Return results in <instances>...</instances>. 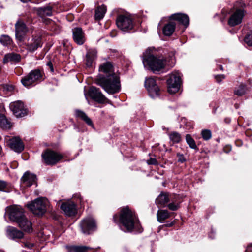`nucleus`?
<instances>
[{
	"mask_svg": "<svg viewBox=\"0 0 252 252\" xmlns=\"http://www.w3.org/2000/svg\"><path fill=\"white\" fill-rule=\"evenodd\" d=\"M99 71L104 74L98 75L95 79V83L109 94L119 92L121 90L120 77L114 73L111 63L106 62L100 65Z\"/></svg>",
	"mask_w": 252,
	"mask_h": 252,
	"instance_id": "f257e3e1",
	"label": "nucleus"
},
{
	"mask_svg": "<svg viewBox=\"0 0 252 252\" xmlns=\"http://www.w3.org/2000/svg\"><path fill=\"white\" fill-rule=\"evenodd\" d=\"M5 216H7L11 221L17 222L23 231L28 233L32 232V223L25 216L20 206L12 205L6 207Z\"/></svg>",
	"mask_w": 252,
	"mask_h": 252,
	"instance_id": "f03ea898",
	"label": "nucleus"
},
{
	"mask_svg": "<svg viewBox=\"0 0 252 252\" xmlns=\"http://www.w3.org/2000/svg\"><path fill=\"white\" fill-rule=\"evenodd\" d=\"M143 64L154 73L162 71L166 64V60L162 56L155 55L151 49H147L143 55Z\"/></svg>",
	"mask_w": 252,
	"mask_h": 252,
	"instance_id": "7ed1b4c3",
	"label": "nucleus"
},
{
	"mask_svg": "<svg viewBox=\"0 0 252 252\" xmlns=\"http://www.w3.org/2000/svg\"><path fill=\"white\" fill-rule=\"evenodd\" d=\"M121 224V227L124 230L127 232H131L133 230L141 232L142 228L139 224V221L136 216L135 213L130 210L129 208L125 207L122 209L121 212L119 219Z\"/></svg>",
	"mask_w": 252,
	"mask_h": 252,
	"instance_id": "20e7f679",
	"label": "nucleus"
},
{
	"mask_svg": "<svg viewBox=\"0 0 252 252\" xmlns=\"http://www.w3.org/2000/svg\"><path fill=\"white\" fill-rule=\"evenodd\" d=\"M49 201L46 198L40 197L27 205L28 208L37 215H42L47 211Z\"/></svg>",
	"mask_w": 252,
	"mask_h": 252,
	"instance_id": "39448f33",
	"label": "nucleus"
},
{
	"mask_svg": "<svg viewBox=\"0 0 252 252\" xmlns=\"http://www.w3.org/2000/svg\"><path fill=\"white\" fill-rule=\"evenodd\" d=\"M181 73L178 71H173L167 80L168 90L171 94L177 92L182 84Z\"/></svg>",
	"mask_w": 252,
	"mask_h": 252,
	"instance_id": "423d86ee",
	"label": "nucleus"
},
{
	"mask_svg": "<svg viewBox=\"0 0 252 252\" xmlns=\"http://www.w3.org/2000/svg\"><path fill=\"white\" fill-rule=\"evenodd\" d=\"M42 158L47 165H54L63 158V155L54 151L48 150L42 154Z\"/></svg>",
	"mask_w": 252,
	"mask_h": 252,
	"instance_id": "0eeeda50",
	"label": "nucleus"
},
{
	"mask_svg": "<svg viewBox=\"0 0 252 252\" xmlns=\"http://www.w3.org/2000/svg\"><path fill=\"white\" fill-rule=\"evenodd\" d=\"M80 226L82 233L85 234H90L96 228L95 221L91 216L84 218L80 222Z\"/></svg>",
	"mask_w": 252,
	"mask_h": 252,
	"instance_id": "6e6552de",
	"label": "nucleus"
},
{
	"mask_svg": "<svg viewBox=\"0 0 252 252\" xmlns=\"http://www.w3.org/2000/svg\"><path fill=\"white\" fill-rule=\"evenodd\" d=\"M118 27L122 31H128L133 27V22L130 16L120 15L116 20Z\"/></svg>",
	"mask_w": 252,
	"mask_h": 252,
	"instance_id": "1a4fd4ad",
	"label": "nucleus"
},
{
	"mask_svg": "<svg viewBox=\"0 0 252 252\" xmlns=\"http://www.w3.org/2000/svg\"><path fill=\"white\" fill-rule=\"evenodd\" d=\"M145 86L147 89L150 96L152 98L156 97L159 95V88L154 77L146 78Z\"/></svg>",
	"mask_w": 252,
	"mask_h": 252,
	"instance_id": "9d476101",
	"label": "nucleus"
},
{
	"mask_svg": "<svg viewBox=\"0 0 252 252\" xmlns=\"http://www.w3.org/2000/svg\"><path fill=\"white\" fill-rule=\"evenodd\" d=\"M5 142L11 149L16 152L20 153L24 149V144L18 137L10 138L6 136L5 137Z\"/></svg>",
	"mask_w": 252,
	"mask_h": 252,
	"instance_id": "9b49d317",
	"label": "nucleus"
},
{
	"mask_svg": "<svg viewBox=\"0 0 252 252\" xmlns=\"http://www.w3.org/2000/svg\"><path fill=\"white\" fill-rule=\"evenodd\" d=\"M41 77V73L38 70L31 71L27 75L21 79V83L25 87H28L39 80Z\"/></svg>",
	"mask_w": 252,
	"mask_h": 252,
	"instance_id": "f8f14e48",
	"label": "nucleus"
},
{
	"mask_svg": "<svg viewBox=\"0 0 252 252\" xmlns=\"http://www.w3.org/2000/svg\"><path fill=\"white\" fill-rule=\"evenodd\" d=\"M42 41L40 35L32 36L29 38L25 43L26 49L31 52L35 51L38 48L41 47Z\"/></svg>",
	"mask_w": 252,
	"mask_h": 252,
	"instance_id": "ddd939ff",
	"label": "nucleus"
},
{
	"mask_svg": "<svg viewBox=\"0 0 252 252\" xmlns=\"http://www.w3.org/2000/svg\"><path fill=\"white\" fill-rule=\"evenodd\" d=\"M10 108L17 117H22L27 114V109L25 108L23 103L21 101L11 102Z\"/></svg>",
	"mask_w": 252,
	"mask_h": 252,
	"instance_id": "4468645a",
	"label": "nucleus"
},
{
	"mask_svg": "<svg viewBox=\"0 0 252 252\" xmlns=\"http://www.w3.org/2000/svg\"><path fill=\"white\" fill-rule=\"evenodd\" d=\"M15 36L16 39L21 41L28 31V29L25 23L21 20H18L15 24Z\"/></svg>",
	"mask_w": 252,
	"mask_h": 252,
	"instance_id": "2eb2a0df",
	"label": "nucleus"
},
{
	"mask_svg": "<svg viewBox=\"0 0 252 252\" xmlns=\"http://www.w3.org/2000/svg\"><path fill=\"white\" fill-rule=\"evenodd\" d=\"M88 95L94 101L99 103H103L107 98L100 91L99 89L91 86L88 91Z\"/></svg>",
	"mask_w": 252,
	"mask_h": 252,
	"instance_id": "dca6fc26",
	"label": "nucleus"
},
{
	"mask_svg": "<svg viewBox=\"0 0 252 252\" xmlns=\"http://www.w3.org/2000/svg\"><path fill=\"white\" fill-rule=\"evenodd\" d=\"M60 207L64 214L68 216H74L77 213L76 205L71 201L63 202Z\"/></svg>",
	"mask_w": 252,
	"mask_h": 252,
	"instance_id": "f3484780",
	"label": "nucleus"
},
{
	"mask_svg": "<svg viewBox=\"0 0 252 252\" xmlns=\"http://www.w3.org/2000/svg\"><path fill=\"white\" fill-rule=\"evenodd\" d=\"M244 16V11L242 9H237L230 17L228 24L231 26H234L240 24Z\"/></svg>",
	"mask_w": 252,
	"mask_h": 252,
	"instance_id": "a211bd4d",
	"label": "nucleus"
},
{
	"mask_svg": "<svg viewBox=\"0 0 252 252\" xmlns=\"http://www.w3.org/2000/svg\"><path fill=\"white\" fill-rule=\"evenodd\" d=\"M73 38L78 45H82L85 41V36L82 28L76 27L72 29Z\"/></svg>",
	"mask_w": 252,
	"mask_h": 252,
	"instance_id": "6ab92c4d",
	"label": "nucleus"
},
{
	"mask_svg": "<svg viewBox=\"0 0 252 252\" xmlns=\"http://www.w3.org/2000/svg\"><path fill=\"white\" fill-rule=\"evenodd\" d=\"M178 195H169L168 193H161L156 199V203L158 205L164 206L169 201H174V199L179 198Z\"/></svg>",
	"mask_w": 252,
	"mask_h": 252,
	"instance_id": "aec40b11",
	"label": "nucleus"
},
{
	"mask_svg": "<svg viewBox=\"0 0 252 252\" xmlns=\"http://www.w3.org/2000/svg\"><path fill=\"white\" fill-rule=\"evenodd\" d=\"M36 176L29 172H26L21 178L22 184L23 186L30 187L36 183Z\"/></svg>",
	"mask_w": 252,
	"mask_h": 252,
	"instance_id": "412c9836",
	"label": "nucleus"
},
{
	"mask_svg": "<svg viewBox=\"0 0 252 252\" xmlns=\"http://www.w3.org/2000/svg\"><path fill=\"white\" fill-rule=\"evenodd\" d=\"M96 54L97 52L95 49H89L87 50L85 60V64L87 67H91L94 65L96 58Z\"/></svg>",
	"mask_w": 252,
	"mask_h": 252,
	"instance_id": "4be33fe9",
	"label": "nucleus"
},
{
	"mask_svg": "<svg viewBox=\"0 0 252 252\" xmlns=\"http://www.w3.org/2000/svg\"><path fill=\"white\" fill-rule=\"evenodd\" d=\"M6 235L10 239H15L22 238L24 234L22 231L16 228L8 226L6 228Z\"/></svg>",
	"mask_w": 252,
	"mask_h": 252,
	"instance_id": "5701e85b",
	"label": "nucleus"
},
{
	"mask_svg": "<svg viewBox=\"0 0 252 252\" xmlns=\"http://www.w3.org/2000/svg\"><path fill=\"white\" fill-rule=\"evenodd\" d=\"M170 19L178 21L181 24L184 25L186 27L188 26L189 24V17L187 15L185 14H174L170 16Z\"/></svg>",
	"mask_w": 252,
	"mask_h": 252,
	"instance_id": "b1692460",
	"label": "nucleus"
},
{
	"mask_svg": "<svg viewBox=\"0 0 252 252\" xmlns=\"http://www.w3.org/2000/svg\"><path fill=\"white\" fill-rule=\"evenodd\" d=\"M75 116L84 121L88 126L94 128L92 120L83 111L78 110H75Z\"/></svg>",
	"mask_w": 252,
	"mask_h": 252,
	"instance_id": "393cba45",
	"label": "nucleus"
},
{
	"mask_svg": "<svg viewBox=\"0 0 252 252\" xmlns=\"http://www.w3.org/2000/svg\"><path fill=\"white\" fill-rule=\"evenodd\" d=\"M176 27V23L174 22H170L166 24L163 28L162 31L164 35L170 36L174 32Z\"/></svg>",
	"mask_w": 252,
	"mask_h": 252,
	"instance_id": "a878e982",
	"label": "nucleus"
},
{
	"mask_svg": "<svg viewBox=\"0 0 252 252\" xmlns=\"http://www.w3.org/2000/svg\"><path fill=\"white\" fill-rule=\"evenodd\" d=\"M106 10V6L104 4L97 7L95 10V19L97 20H100L102 19L104 17Z\"/></svg>",
	"mask_w": 252,
	"mask_h": 252,
	"instance_id": "bb28decb",
	"label": "nucleus"
},
{
	"mask_svg": "<svg viewBox=\"0 0 252 252\" xmlns=\"http://www.w3.org/2000/svg\"><path fill=\"white\" fill-rule=\"evenodd\" d=\"M170 213L166 210H159L157 213V220L159 222H163L164 220L170 217Z\"/></svg>",
	"mask_w": 252,
	"mask_h": 252,
	"instance_id": "cd10ccee",
	"label": "nucleus"
},
{
	"mask_svg": "<svg viewBox=\"0 0 252 252\" xmlns=\"http://www.w3.org/2000/svg\"><path fill=\"white\" fill-rule=\"evenodd\" d=\"M37 13L39 16L41 17L50 16L52 14V8L50 6L41 7L37 9Z\"/></svg>",
	"mask_w": 252,
	"mask_h": 252,
	"instance_id": "c85d7f7f",
	"label": "nucleus"
},
{
	"mask_svg": "<svg viewBox=\"0 0 252 252\" xmlns=\"http://www.w3.org/2000/svg\"><path fill=\"white\" fill-rule=\"evenodd\" d=\"M0 127L3 129H9L11 127V124L6 117L2 114H0Z\"/></svg>",
	"mask_w": 252,
	"mask_h": 252,
	"instance_id": "c756f323",
	"label": "nucleus"
},
{
	"mask_svg": "<svg viewBox=\"0 0 252 252\" xmlns=\"http://www.w3.org/2000/svg\"><path fill=\"white\" fill-rule=\"evenodd\" d=\"M21 59L20 55L15 53H10L6 54L4 58V62L8 61L18 62Z\"/></svg>",
	"mask_w": 252,
	"mask_h": 252,
	"instance_id": "7c9ffc66",
	"label": "nucleus"
},
{
	"mask_svg": "<svg viewBox=\"0 0 252 252\" xmlns=\"http://www.w3.org/2000/svg\"><path fill=\"white\" fill-rule=\"evenodd\" d=\"M92 248L86 246H71L69 247V252H87Z\"/></svg>",
	"mask_w": 252,
	"mask_h": 252,
	"instance_id": "2f4dec72",
	"label": "nucleus"
},
{
	"mask_svg": "<svg viewBox=\"0 0 252 252\" xmlns=\"http://www.w3.org/2000/svg\"><path fill=\"white\" fill-rule=\"evenodd\" d=\"M247 91L246 87L244 84H241L237 88H236L234 90V94L238 96H242L244 95Z\"/></svg>",
	"mask_w": 252,
	"mask_h": 252,
	"instance_id": "473e14b6",
	"label": "nucleus"
},
{
	"mask_svg": "<svg viewBox=\"0 0 252 252\" xmlns=\"http://www.w3.org/2000/svg\"><path fill=\"white\" fill-rule=\"evenodd\" d=\"M0 42L4 46H8L11 45L12 40L9 36L2 35L0 37Z\"/></svg>",
	"mask_w": 252,
	"mask_h": 252,
	"instance_id": "72a5a7b5",
	"label": "nucleus"
},
{
	"mask_svg": "<svg viewBox=\"0 0 252 252\" xmlns=\"http://www.w3.org/2000/svg\"><path fill=\"white\" fill-rule=\"evenodd\" d=\"M169 138L170 140L173 143H179L181 139V135L177 132H172L169 134Z\"/></svg>",
	"mask_w": 252,
	"mask_h": 252,
	"instance_id": "f704fd0d",
	"label": "nucleus"
},
{
	"mask_svg": "<svg viewBox=\"0 0 252 252\" xmlns=\"http://www.w3.org/2000/svg\"><path fill=\"white\" fill-rule=\"evenodd\" d=\"M180 197L174 199V201H171V203L168 205V208L172 211L177 210L179 208V204L181 202L179 200Z\"/></svg>",
	"mask_w": 252,
	"mask_h": 252,
	"instance_id": "c9c22d12",
	"label": "nucleus"
},
{
	"mask_svg": "<svg viewBox=\"0 0 252 252\" xmlns=\"http://www.w3.org/2000/svg\"><path fill=\"white\" fill-rule=\"evenodd\" d=\"M186 140L189 146L192 149H195L196 148V145L195 141L191 137L190 135L187 134L186 136Z\"/></svg>",
	"mask_w": 252,
	"mask_h": 252,
	"instance_id": "e433bc0d",
	"label": "nucleus"
},
{
	"mask_svg": "<svg viewBox=\"0 0 252 252\" xmlns=\"http://www.w3.org/2000/svg\"><path fill=\"white\" fill-rule=\"evenodd\" d=\"M201 135L204 140H208L211 137L212 134L210 130L204 129L201 131Z\"/></svg>",
	"mask_w": 252,
	"mask_h": 252,
	"instance_id": "4c0bfd02",
	"label": "nucleus"
},
{
	"mask_svg": "<svg viewBox=\"0 0 252 252\" xmlns=\"http://www.w3.org/2000/svg\"><path fill=\"white\" fill-rule=\"evenodd\" d=\"M244 41L248 46H252V31L246 36Z\"/></svg>",
	"mask_w": 252,
	"mask_h": 252,
	"instance_id": "58836bf2",
	"label": "nucleus"
},
{
	"mask_svg": "<svg viewBox=\"0 0 252 252\" xmlns=\"http://www.w3.org/2000/svg\"><path fill=\"white\" fill-rule=\"evenodd\" d=\"M7 187V184L6 182L0 181V191H6V188Z\"/></svg>",
	"mask_w": 252,
	"mask_h": 252,
	"instance_id": "ea45409f",
	"label": "nucleus"
},
{
	"mask_svg": "<svg viewBox=\"0 0 252 252\" xmlns=\"http://www.w3.org/2000/svg\"><path fill=\"white\" fill-rule=\"evenodd\" d=\"M215 78L218 82H220L225 78V76L224 75H218L215 76Z\"/></svg>",
	"mask_w": 252,
	"mask_h": 252,
	"instance_id": "a19ab883",
	"label": "nucleus"
},
{
	"mask_svg": "<svg viewBox=\"0 0 252 252\" xmlns=\"http://www.w3.org/2000/svg\"><path fill=\"white\" fill-rule=\"evenodd\" d=\"M177 157L178 158V160L179 162L183 163L185 161V158L183 155L178 154Z\"/></svg>",
	"mask_w": 252,
	"mask_h": 252,
	"instance_id": "79ce46f5",
	"label": "nucleus"
},
{
	"mask_svg": "<svg viewBox=\"0 0 252 252\" xmlns=\"http://www.w3.org/2000/svg\"><path fill=\"white\" fill-rule=\"evenodd\" d=\"M147 163L148 164H156L157 160L155 158H151L149 160H147Z\"/></svg>",
	"mask_w": 252,
	"mask_h": 252,
	"instance_id": "37998d69",
	"label": "nucleus"
},
{
	"mask_svg": "<svg viewBox=\"0 0 252 252\" xmlns=\"http://www.w3.org/2000/svg\"><path fill=\"white\" fill-rule=\"evenodd\" d=\"M245 252H252V244L248 246Z\"/></svg>",
	"mask_w": 252,
	"mask_h": 252,
	"instance_id": "c03bdc74",
	"label": "nucleus"
},
{
	"mask_svg": "<svg viewBox=\"0 0 252 252\" xmlns=\"http://www.w3.org/2000/svg\"><path fill=\"white\" fill-rule=\"evenodd\" d=\"M4 89L9 91H12L13 90L14 87L12 86H6Z\"/></svg>",
	"mask_w": 252,
	"mask_h": 252,
	"instance_id": "a18cd8bd",
	"label": "nucleus"
},
{
	"mask_svg": "<svg viewBox=\"0 0 252 252\" xmlns=\"http://www.w3.org/2000/svg\"><path fill=\"white\" fill-rule=\"evenodd\" d=\"M47 65L49 66V67L51 69V71L53 72V67L52 63L50 62H48L47 63Z\"/></svg>",
	"mask_w": 252,
	"mask_h": 252,
	"instance_id": "49530a36",
	"label": "nucleus"
},
{
	"mask_svg": "<svg viewBox=\"0 0 252 252\" xmlns=\"http://www.w3.org/2000/svg\"><path fill=\"white\" fill-rule=\"evenodd\" d=\"M174 224V221H173L171 223H166L165 225L166 227H171Z\"/></svg>",
	"mask_w": 252,
	"mask_h": 252,
	"instance_id": "de8ad7c7",
	"label": "nucleus"
},
{
	"mask_svg": "<svg viewBox=\"0 0 252 252\" xmlns=\"http://www.w3.org/2000/svg\"><path fill=\"white\" fill-rule=\"evenodd\" d=\"M3 110V106L2 104H0V113Z\"/></svg>",
	"mask_w": 252,
	"mask_h": 252,
	"instance_id": "09e8293b",
	"label": "nucleus"
},
{
	"mask_svg": "<svg viewBox=\"0 0 252 252\" xmlns=\"http://www.w3.org/2000/svg\"><path fill=\"white\" fill-rule=\"evenodd\" d=\"M33 246V244H30L29 245H26V246L28 247V248H32Z\"/></svg>",
	"mask_w": 252,
	"mask_h": 252,
	"instance_id": "8fccbe9b",
	"label": "nucleus"
},
{
	"mask_svg": "<svg viewBox=\"0 0 252 252\" xmlns=\"http://www.w3.org/2000/svg\"><path fill=\"white\" fill-rule=\"evenodd\" d=\"M20 0L23 2H27L28 1H31V0Z\"/></svg>",
	"mask_w": 252,
	"mask_h": 252,
	"instance_id": "3c124183",
	"label": "nucleus"
},
{
	"mask_svg": "<svg viewBox=\"0 0 252 252\" xmlns=\"http://www.w3.org/2000/svg\"><path fill=\"white\" fill-rule=\"evenodd\" d=\"M116 217H117V216H116V215L114 216V220H115H115H116Z\"/></svg>",
	"mask_w": 252,
	"mask_h": 252,
	"instance_id": "603ef678",
	"label": "nucleus"
},
{
	"mask_svg": "<svg viewBox=\"0 0 252 252\" xmlns=\"http://www.w3.org/2000/svg\"><path fill=\"white\" fill-rule=\"evenodd\" d=\"M23 225H25V227L26 228L27 225L26 224V223H23Z\"/></svg>",
	"mask_w": 252,
	"mask_h": 252,
	"instance_id": "864d4df0",
	"label": "nucleus"
},
{
	"mask_svg": "<svg viewBox=\"0 0 252 252\" xmlns=\"http://www.w3.org/2000/svg\"><path fill=\"white\" fill-rule=\"evenodd\" d=\"M220 68L221 70H222V67L221 66H220Z\"/></svg>",
	"mask_w": 252,
	"mask_h": 252,
	"instance_id": "5fc2aeb1",
	"label": "nucleus"
},
{
	"mask_svg": "<svg viewBox=\"0 0 252 252\" xmlns=\"http://www.w3.org/2000/svg\"><path fill=\"white\" fill-rule=\"evenodd\" d=\"M0 252H4L3 251H0Z\"/></svg>",
	"mask_w": 252,
	"mask_h": 252,
	"instance_id": "6e6d98bb",
	"label": "nucleus"
}]
</instances>
